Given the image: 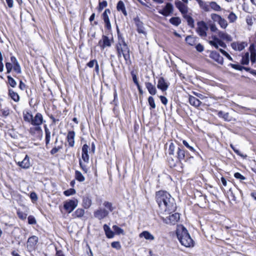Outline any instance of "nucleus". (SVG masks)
I'll return each instance as SVG.
<instances>
[{"mask_svg":"<svg viewBox=\"0 0 256 256\" xmlns=\"http://www.w3.org/2000/svg\"><path fill=\"white\" fill-rule=\"evenodd\" d=\"M156 200L158 204L161 213L166 212L170 214L166 218L161 216L162 219L168 224L174 225L180 220V216L178 212L172 214L171 212L176 208L174 199L170 194L165 191H159L156 193Z\"/></svg>","mask_w":256,"mask_h":256,"instance_id":"1","label":"nucleus"},{"mask_svg":"<svg viewBox=\"0 0 256 256\" xmlns=\"http://www.w3.org/2000/svg\"><path fill=\"white\" fill-rule=\"evenodd\" d=\"M176 236L180 244L186 247L194 246V241L190 236L187 230L183 226H178L176 230Z\"/></svg>","mask_w":256,"mask_h":256,"instance_id":"2","label":"nucleus"},{"mask_svg":"<svg viewBox=\"0 0 256 256\" xmlns=\"http://www.w3.org/2000/svg\"><path fill=\"white\" fill-rule=\"evenodd\" d=\"M116 48L118 56L120 58L123 56L126 62L130 60V48L124 41V38L118 36V42L116 44Z\"/></svg>","mask_w":256,"mask_h":256,"instance_id":"3","label":"nucleus"},{"mask_svg":"<svg viewBox=\"0 0 256 256\" xmlns=\"http://www.w3.org/2000/svg\"><path fill=\"white\" fill-rule=\"evenodd\" d=\"M208 30L206 24L203 22H199L197 23L196 32L201 37H206L207 36L206 31Z\"/></svg>","mask_w":256,"mask_h":256,"instance_id":"4","label":"nucleus"},{"mask_svg":"<svg viewBox=\"0 0 256 256\" xmlns=\"http://www.w3.org/2000/svg\"><path fill=\"white\" fill-rule=\"evenodd\" d=\"M78 205V200L76 199L70 200L64 202V208L68 213H71Z\"/></svg>","mask_w":256,"mask_h":256,"instance_id":"5","label":"nucleus"},{"mask_svg":"<svg viewBox=\"0 0 256 256\" xmlns=\"http://www.w3.org/2000/svg\"><path fill=\"white\" fill-rule=\"evenodd\" d=\"M108 214L109 212L107 210L102 208H99L94 212V217L99 220L104 219L108 216Z\"/></svg>","mask_w":256,"mask_h":256,"instance_id":"6","label":"nucleus"},{"mask_svg":"<svg viewBox=\"0 0 256 256\" xmlns=\"http://www.w3.org/2000/svg\"><path fill=\"white\" fill-rule=\"evenodd\" d=\"M173 11V6L170 3H167L162 10H160L158 13L167 16H169Z\"/></svg>","mask_w":256,"mask_h":256,"instance_id":"7","label":"nucleus"},{"mask_svg":"<svg viewBox=\"0 0 256 256\" xmlns=\"http://www.w3.org/2000/svg\"><path fill=\"white\" fill-rule=\"evenodd\" d=\"M38 238L36 236H33L28 238L26 246L29 250L34 249L36 245L38 242Z\"/></svg>","mask_w":256,"mask_h":256,"instance_id":"8","label":"nucleus"},{"mask_svg":"<svg viewBox=\"0 0 256 256\" xmlns=\"http://www.w3.org/2000/svg\"><path fill=\"white\" fill-rule=\"evenodd\" d=\"M16 164L24 169H28L31 166L30 158L28 155H26L22 161L16 162Z\"/></svg>","mask_w":256,"mask_h":256,"instance_id":"9","label":"nucleus"},{"mask_svg":"<svg viewBox=\"0 0 256 256\" xmlns=\"http://www.w3.org/2000/svg\"><path fill=\"white\" fill-rule=\"evenodd\" d=\"M98 45L102 50H104L106 48L111 46V42L107 36L103 35L98 42Z\"/></svg>","mask_w":256,"mask_h":256,"instance_id":"10","label":"nucleus"},{"mask_svg":"<svg viewBox=\"0 0 256 256\" xmlns=\"http://www.w3.org/2000/svg\"><path fill=\"white\" fill-rule=\"evenodd\" d=\"M43 122L44 119L42 114L38 112L36 114L34 117H32L31 124L36 126H40Z\"/></svg>","mask_w":256,"mask_h":256,"instance_id":"11","label":"nucleus"},{"mask_svg":"<svg viewBox=\"0 0 256 256\" xmlns=\"http://www.w3.org/2000/svg\"><path fill=\"white\" fill-rule=\"evenodd\" d=\"M110 13V10L109 9H106L102 14V17L105 24V26L108 30L111 28V24L108 17V14Z\"/></svg>","mask_w":256,"mask_h":256,"instance_id":"12","label":"nucleus"},{"mask_svg":"<svg viewBox=\"0 0 256 256\" xmlns=\"http://www.w3.org/2000/svg\"><path fill=\"white\" fill-rule=\"evenodd\" d=\"M247 46L246 42H233L231 44V46L235 50L241 51Z\"/></svg>","mask_w":256,"mask_h":256,"instance_id":"13","label":"nucleus"},{"mask_svg":"<svg viewBox=\"0 0 256 256\" xmlns=\"http://www.w3.org/2000/svg\"><path fill=\"white\" fill-rule=\"evenodd\" d=\"M175 5L182 14L184 15L187 14L188 6L182 2L178 0L175 2Z\"/></svg>","mask_w":256,"mask_h":256,"instance_id":"14","label":"nucleus"},{"mask_svg":"<svg viewBox=\"0 0 256 256\" xmlns=\"http://www.w3.org/2000/svg\"><path fill=\"white\" fill-rule=\"evenodd\" d=\"M157 87L158 88L162 90V92L166 91L168 88V84L166 82L164 79L161 77L159 78L158 80V83L157 85Z\"/></svg>","mask_w":256,"mask_h":256,"instance_id":"15","label":"nucleus"},{"mask_svg":"<svg viewBox=\"0 0 256 256\" xmlns=\"http://www.w3.org/2000/svg\"><path fill=\"white\" fill-rule=\"evenodd\" d=\"M210 58L214 60L218 63L222 64L224 62L223 58L220 55V54L216 51H212L210 55Z\"/></svg>","mask_w":256,"mask_h":256,"instance_id":"16","label":"nucleus"},{"mask_svg":"<svg viewBox=\"0 0 256 256\" xmlns=\"http://www.w3.org/2000/svg\"><path fill=\"white\" fill-rule=\"evenodd\" d=\"M145 86L148 92L151 95H155L156 94L157 90L154 85L150 82H146Z\"/></svg>","mask_w":256,"mask_h":256,"instance_id":"17","label":"nucleus"},{"mask_svg":"<svg viewBox=\"0 0 256 256\" xmlns=\"http://www.w3.org/2000/svg\"><path fill=\"white\" fill-rule=\"evenodd\" d=\"M188 101L191 105L196 108L200 106L202 104V102L198 98L190 95L189 96Z\"/></svg>","mask_w":256,"mask_h":256,"instance_id":"18","label":"nucleus"},{"mask_svg":"<svg viewBox=\"0 0 256 256\" xmlns=\"http://www.w3.org/2000/svg\"><path fill=\"white\" fill-rule=\"evenodd\" d=\"M75 132L74 131H70L67 136V140L70 146L72 147L74 144Z\"/></svg>","mask_w":256,"mask_h":256,"instance_id":"19","label":"nucleus"},{"mask_svg":"<svg viewBox=\"0 0 256 256\" xmlns=\"http://www.w3.org/2000/svg\"><path fill=\"white\" fill-rule=\"evenodd\" d=\"M185 158V152L184 150L178 147L176 149V158L178 160L179 162H181L182 160H184Z\"/></svg>","mask_w":256,"mask_h":256,"instance_id":"20","label":"nucleus"},{"mask_svg":"<svg viewBox=\"0 0 256 256\" xmlns=\"http://www.w3.org/2000/svg\"><path fill=\"white\" fill-rule=\"evenodd\" d=\"M218 36L220 38L226 42H231L232 40L230 35L222 31H218Z\"/></svg>","mask_w":256,"mask_h":256,"instance_id":"21","label":"nucleus"},{"mask_svg":"<svg viewBox=\"0 0 256 256\" xmlns=\"http://www.w3.org/2000/svg\"><path fill=\"white\" fill-rule=\"evenodd\" d=\"M85 213L84 210L82 208H78L72 214V216L74 218H82Z\"/></svg>","mask_w":256,"mask_h":256,"instance_id":"22","label":"nucleus"},{"mask_svg":"<svg viewBox=\"0 0 256 256\" xmlns=\"http://www.w3.org/2000/svg\"><path fill=\"white\" fill-rule=\"evenodd\" d=\"M139 236L140 238L144 237V238L145 239H146L147 240H152L154 239V236L153 235H152L148 231H144V232H141Z\"/></svg>","mask_w":256,"mask_h":256,"instance_id":"23","label":"nucleus"},{"mask_svg":"<svg viewBox=\"0 0 256 256\" xmlns=\"http://www.w3.org/2000/svg\"><path fill=\"white\" fill-rule=\"evenodd\" d=\"M44 132H45V134H46V138H45L46 144V146H48L50 144V140L51 132H50V130L48 128L46 125L44 126Z\"/></svg>","mask_w":256,"mask_h":256,"instance_id":"24","label":"nucleus"},{"mask_svg":"<svg viewBox=\"0 0 256 256\" xmlns=\"http://www.w3.org/2000/svg\"><path fill=\"white\" fill-rule=\"evenodd\" d=\"M218 115L220 118H222L226 121L230 122L232 120V118L230 116L228 112L219 111L218 113Z\"/></svg>","mask_w":256,"mask_h":256,"instance_id":"25","label":"nucleus"},{"mask_svg":"<svg viewBox=\"0 0 256 256\" xmlns=\"http://www.w3.org/2000/svg\"><path fill=\"white\" fill-rule=\"evenodd\" d=\"M116 8L118 11H121L124 16L127 15V12L126 10L124 4L122 0H120L118 2Z\"/></svg>","mask_w":256,"mask_h":256,"instance_id":"26","label":"nucleus"},{"mask_svg":"<svg viewBox=\"0 0 256 256\" xmlns=\"http://www.w3.org/2000/svg\"><path fill=\"white\" fill-rule=\"evenodd\" d=\"M82 205L84 208H88L92 205L91 199L88 196L84 197L82 198Z\"/></svg>","mask_w":256,"mask_h":256,"instance_id":"27","label":"nucleus"},{"mask_svg":"<svg viewBox=\"0 0 256 256\" xmlns=\"http://www.w3.org/2000/svg\"><path fill=\"white\" fill-rule=\"evenodd\" d=\"M104 230L105 232L106 236L109 238H112L114 236L113 232L110 230V228L106 224L104 226Z\"/></svg>","mask_w":256,"mask_h":256,"instance_id":"28","label":"nucleus"},{"mask_svg":"<svg viewBox=\"0 0 256 256\" xmlns=\"http://www.w3.org/2000/svg\"><path fill=\"white\" fill-rule=\"evenodd\" d=\"M136 25L137 26V30L138 33L142 34H146L144 31V28L143 26V24L140 21L138 20L136 22Z\"/></svg>","mask_w":256,"mask_h":256,"instance_id":"29","label":"nucleus"},{"mask_svg":"<svg viewBox=\"0 0 256 256\" xmlns=\"http://www.w3.org/2000/svg\"><path fill=\"white\" fill-rule=\"evenodd\" d=\"M8 94L10 96L14 101L18 102L20 99L19 96L16 92H15L12 90H8Z\"/></svg>","mask_w":256,"mask_h":256,"instance_id":"30","label":"nucleus"},{"mask_svg":"<svg viewBox=\"0 0 256 256\" xmlns=\"http://www.w3.org/2000/svg\"><path fill=\"white\" fill-rule=\"evenodd\" d=\"M186 42L190 46H194L196 43V38L191 36H188L186 38Z\"/></svg>","mask_w":256,"mask_h":256,"instance_id":"31","label":"nucleus"},{"mask_svg":"<svg viewBox=\"0 0 256 256\" xmlns=\"http://www.w3.org/2000/svg\"><path fill=\"white\" fill-rule=\"evenodd\" d=\"M32 117V114L30 112H26V113H24V119L26 122L31 124Z\"/></svg>","mask_w":256,"mask_h":256,"instance_id":"32","label":"nucleus"},{"mask_svg":"<svg viewBox=\"0 0 256 256\" xmlns=\"http://www.w3.org/2000/svg\"><path fill=\"white\" fill-rule=\"evenodd\" d=\"M75 178L76 180L80 182H82L85 180V178L82 174L78 170L75 172Z\"/></svg>","mask_w":256,"mask_h":256,"instance_id":"33","label":"nucleus"},{"mask_svg":"<svg viewBox=\"0 0 256 256\" xmlns=\"http://www.w3.org/2000/svg\"><path fill=\"white\" fill-rule=\"evenodd\" d=\"M170 22L175 26H178L180 24L181 20L178 17H173L170 20Z\"/></svg>","mask_w":256,"mask_h":256,"instance_id":"34","label":"nucleus"},{"mask_svg":"<svg viewBox=\"0 0 256 256\" xmlns=\"http://www.w3.org/2000/svg\"><path fill=\"white\" fill-rule=\"evenodd\" d=\"M228 18L230 23H234L238 17L234 13L230 12L228 16Z\"/></svg>","mask_w":256,"mask_h":256,"instance_id":"35","label":"nucleus"},{"mask_svg":"<svg viewBox=\"0 0 256 256\" xmlns=\"http://www.w3.org/2000/svg\"><path fill=\"white\" fill-rule=\"evenodd\" d=\"M199 4L200 7L204 9L206 11L208 10V6L206 4V2L202 0H196Z\"/></svg>","mask_w":256,"mask_h":256,"instance_id":"36","label":"nucleus"},{"mask_svg":"<svg viewBox=\"0 0 256 256\" xmlns=\"http://www.w3.org/2000/svg\"><path fill=\"white\" fill-rule=\"evenodd\" d=\"M210 6L215 11H220L221 10L220 6L216 2H211L210 3Z\"/></svg>","mask_w":256,"mask_h":256,"instance_id":"37","label":"nucleus"},{"mask_svg":"<svg viewBox=\"0 0 256 256\" xmlns=\"http://www.w3.org/2000/svg\"><path fill=\"white\" fill-rule=\"evenodd\" d=\"M103 206L106 208L105 209L107 210L108 212H112L114 210L112 204L110 202L105 201L103 203Z\"/></svg>","mask_w":256,"mask_h":256,"instance_id":"38","label":"nucleus"},{"mask_svg":"<svg viewBox=\"0 0 256 256\" xmlns=\"http://www.w3.org/2000/svg\"><path fill=\"white\" fill-rule=\"evenodd\" d=\"M220 26L223 29H226L228 26V23L227 21L223 18H222L218 23Z\"/></svg>","mask_w":256,"mask_h":256,"instance_id":"39","label":"nucleus"},{"mask_svg":"<svg viewBox=\"0 0 256 256\" xmlns=\"http://www.w3.org/2000/svg\"><path fill=\"white\" fill-rule=\"evenodd\" d=\"M13 69L18 74L22 73L21 67L18 62L13 64Z\"/></svg>","mask_w":256,"mask_h":256,"instance_id":"40","label":"nucleus"},{"mask_svg":"<svg viewBox=\"0 0 256 256\" xmlns=\"http://www.w3.org/2000/svg\"><path fill=\"white\" fill-rule=\"evenodd\" d=\"M9 84L12 88H15L16 86V80L10 76H7Z\"/></svg>","mask_w":256,"mask_h":256,"instance_id":"41","label":"nucleus"},{"mask_svg":"<svg viewBox=\"0 0 256 256\" xmlns=\"http://www.w3.org/2000/svg\"><path fill=\"white\" fill-rule=\"evenodd\" d=\"M249 62V53L246 52L242 56V63L243 64H248Z\"/></svg>","mask_w":256,"mask_h":256,"instance_id":"42","label":"nucleus"},{"mask_svg":"<svg viewBox=\"0 0 256 256\" xmlns=\"http://www.w3.org/2000/svg\"><path fill=\"white\" fill-rule=\"evenodd\" d=\"M184 18L186 20L188 24L192 27L194 26V20L192 19V18L191 16H190L187 15L186 14H184Z\"/></svg>","mask_w":256,"mask_h":256,"instance_id":"43","label":"nucleus"},{"mask_svg":"<svg viewBox=\"0 0 256 256\" xmlns=\"http://www.w3.org/2000/svg\"><path fill=\"white\" fill-rule=\"evenodd\" d=\"M176 148L174 144V143L171 142L169 146V148L168 149V154L169 155H174V150H175Z\"/></svg>","mask_w":256,"mask_h":256,"instance_id":"44","label":"nucleus"},{"mask_svg":"<svg viewBox=\"0 0 256 256\" xmlns=\"http://www.w3.org/2000/svg\"><path fill=\"white\" fill-rule=\"evenodd\" d=\"M229 66H230L233 68H234L235 70H242L243 69H245L246 70H248V68H244V67L242 66H241L240 65H238V64H229Z\"/></svg>","mask_w":256,"mask_h":256,"instance_id":"45","label":"nucleus"},{"mask_svg":"<svg viewBox=\"0 0 256 256\" xmlns=\"http://www.w3.org/2000/svg\"><path fill=\"white\" fill-rule=\"evenodd\" d=\"M148 102L151 108L154 109L156 108V106L154 102V98H153L152 96H150L148 97Z\"/></svg>","mask_w":256,"mask_h":256,"instance_id":"46","label":"nucleus"},{"mask_svg":"<svg viewBox=\"0 0 256 256\" xmlns=\"http://www.w3.org/2000/svg\"><path fill=\"white\" fill-rule=\"evenodd\" d=\"M211 18L214 22H218L220 20V19L222 18L221 16L220 15L216 14H212L210 15Z\"/></svg>","mask_w":256,"mask_h":256,"instance_id":"47","label":"nucleus"},{"mask_svg":"<svg viewBox=\"0 0 256 256\" xmlns=\"http://www.w3.org/2000/svg\"><path fill=\"white\" fill-rule=\"evenodd\" d=\"M76 192V191L74 189L70 188L66 190H65L64 192V194L66 196H70L75 194Z\"/></svg>","mask_w":256,"mask_h":256,"instance_id":"48","label":"nucleus"},{"mask_svg":"<svg viewBox=\"0 0 256 256\" xmlns=\"http://www.w3.org/2000/svg\"><path fill=\"white\" fill-rule=\"evenodd\" d=\"M107 5L108 3L106 0H104L102 2H100L98 8V11L101 12L104 8L107 6Z\"/></svg>","mask_w":256,"mask_h":256,"instance_id":"49","label":"nucleus"},{"mask_svg":"<svg viewBox=\"0 0 256 256\" xmlns=\"http://www.w3.org/2000/svg\"><path fill=\"white\" fill-rule=\"evenodd\" d=\"M112 228L114 230L115 232L118 234H124V230L121 228H119L116 225H114L112 226Z\"/></svg>","mask_w":256,"mask_h":256,"instance_id":"50","label":"nucleus"},{"mask_svg":"<svg viewBox=\"0 0 256 256\" xmlns=\"http://www.w3.org/2000/svg\"><path fill=\"white\" fill-rule=\"evenodd\" d=\"M209 26H210V28L212 32H216L218 34V31H220V30L218 29L215 24L210 23L209 24Z\"/></svg>","mask_w":256,"mask_h":256,"instance_id":"51","label":"nucleus"},{"mask_svg":"<svg viewBox=\"0 0 256 256\" xmlns=\"http://www.w3.org/2000/svg\"><path fill=\"white\" fill-rule=\"evenodd\" d=\"M250 49H251V46L250 47ZM250 60L252 63H254L256 60V53L252 50H250Z\"/></svg>","mask_w":256,"mask_h":256,"instance_id":"52","label":"nucleus"},{"mask_svg":"<svg viewBox=\"0 0 256 256\" xmlns=\"http://www.w3.org/2000/svg\"><path fill=\"white\" fill-rule=\"evenodd\" d=\"M6 67L7 70L6 72L9 74L12 71V68H13V64L10 62H6Z\"/></svg>","mask_w":256,"mask_h":256,"instance_id":"53","label":"nucleus"},{"mask_svg":"<svg viewBox=\"0 0 256 256\" xmlns=\"http://www.w3.org/2000/svg\"><path fill=\"white\" fill-rule=\"evenodd\" d=\"M3 116H7L10 114V110L8 108H5L0 110Z\"/></svg>","mask_w":256,"mask_h":256,"instance_id":"54","label":"nucleus"},{"mask_svg":"<svg viewBox=\"0 0 256 256\" xmlns=\"http://www.w3.org/2000/svg\"><path fill=\"white\" fill-rule=\"evenodd\" d=\"M111 246L113 248L120 250L121 248L120 244L118 242H114L111 244Z\"/></svg>","mask_w":256,"mask_h":256,"instance_id":"55","label":"nucleus"},{"mask_svg":"<svg viewBox=\"0 0 256 256\" xmlns=\"http://www.w3.org/2000/svg\"><path fill=\"white\" fill-rule=\"evenodd\" d=\"M182 143L190 151L193 152H195V150L194 149V148L192 146H190L186 140H184L182 141Z\"/></svg>","mask_w":256,"mask_h":256,"instance_id":"56","label":"nucleus"},{"mask_svg":"<svg viewBox=\"0 0 256 256\" xmlns=\"http://www.w3.org/2000/svg\"><path fill=\"white\" fill-rule=\"evenodd\" d=\"M28 220L29 224H36V220L35 218L32 216H29L28 218Z\"/></svg>","mask_w":256,"mask_h":256,"instance_id":"57","label":"nucleus"},{"mask_svg":"<svg viewBox=\"0 0 256 256\" xmlns=\"http://www.w3.org/2000/svg\"><path fill=\"white\" fill-rule=\"evenodd\" d=\"M79 163H80V167L81 168L84 170V172L85 173H87L88 172V168L86 166L85 164H84L82 163V160H80Z\"/></svg>","mask_w":256,"mask_h":256,"instance_id":"58","label":"nucleus"},{"mask_svg":"<svg viewBox=\"0 0 256 256\" xmlns=\"http://www.w3.org/2000/svg\"><path fill=\"white\" fill-rule=\"evenodd\" d=\"M234 176L236 178H238V179H239L240 180H246V178L243 176L239 172H236L234 174Z\"/></svg>","mask_w":256,"mask_h":256,"instance_id":"59","label":"nucleus"},{"mask_svg":"<svg viewBox=\"0 0 256 256\" xmlns=\"http://www.w3.org/2000/svg\"><path fill=\"white\" fill-rule=\"evenodd\" d=\"M131 74H132V80H133L134 82L136 85H138V84H138V79H137L136 76L134 72V71H132L131 72Z\"/></svg>","mask_w":256,"mask_h":256,"instance_id":"60","label":"nucleus"},{"mask_svg":"<svg viewBox=\"0 0 256 256\" xmlns=\"http://www.w3.org/2000/svg\"><path fill=\"white\" fill-rule=\"evenodd\" d=\"M82 158L84 162H88L89 156H88V154L82 153Z\"/></svg>","mask_w":256,"mask_h":256,"instance_id":"61","label":"nucleus"},{"mask_svg":"<svg viewBox=\"0 0 256 256\" xmlns=\"http://www.w3.org/2000/svg\"><path fill=\"white\" fill-rule=\"evenodd\" d=\"M97 62H98L96 60H90V62H88L87 64V66L89 68H93L94 65L96 64Z\"/></svg>","mask_w":256,"mask_h":256,"instance_id":"62","label":"nucleus"},{"mask_svg":"<svg viewBox=\"0 0 256 256\" xmlns=\"http://www.w3.org/2000/svg\"><path fill=\"white\" fill-rule=\"evenodd\" d=\"M62 148L61 146H58V147H54V148L51 150H50V154H54L58 152Z\"/></svg>","mask_w":256,"mask_h":256,"instance_id":"63","label":"nucleus"},{"mask_svg":"<svg viewBox=\"0 0 256 256\" xmlns=\"http://www.w3.org/2000/svg\"><path fill=\"white\" fill-rule=\"evenodd\" d=\"M17 214L18 216L22 220H25L26 218V214L20 212H18Z\"/></svg>","mask_w":256,"mask_h":256,"instance_id":"64","label":"nucleus"}]
</instances>
